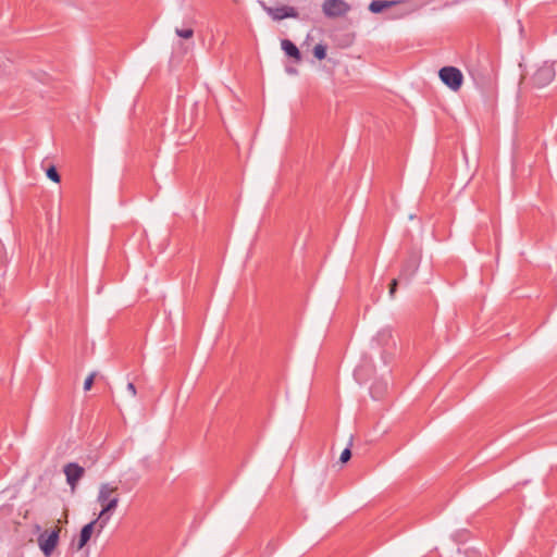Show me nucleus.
I'll return each instance as SVG.
<instances>
[{"label": "nucleus", "instance_id": "f257e3e1", "mask_svg": "<svg viewBox=\"0 0 557 557\" xmlns=\"http://www.w3.org/2000/svg\"><path fill=\"white\" fill-rule=\"evenodd\" d=\"M117 490V486L111 483H102L99 486L97 502L101 506V511L97 517L99 520L98 534L106 528L112 513L119 506L120 497Z\"/></svg>", "mask_w": 557, "mask_h": 557}, {"label": "nucleus", "instance_id": "f03ea898", "mask_svg": "<svg viewBox=\"0 0 557 557\" xmlns=\"http://www.w3.org/2000/svg\"><path fill=\"white\" fill-rule=\"evenodd\" d=\"M438 76L441 81L451 90L457 91L463 83L461 71L455 66H444L440 70Z\"/></svg>", "mask_w": 557, "mask_h": 557}, {"label": "nucleus", "instance_id": "7ed1b4c3", "mask_svg": "<svg viewBox=\"0 0 557 557\" xmlns=\"http://www.w3.org/2000/svg\"><path fill=\"white\" fill-rule=\"evenodd\" d=\"M349 10L350 5L345 0H325L322 4L324 15L331 18L344 16Z\"/></svg>", "mask_w": 557, "mask_h": 557}, {"label": "nucleus", "instance_id": "20e7f679", "mask_svg": "<svg viewBox=\"0 0 557 557\" xmlns=\"http://www.w3.org/2000/svg\"><path fill=\"white\" fill-rule=\"evenodd\" d=\"M263 10L274 20L282 21L284 18L293 17L298 18L299 13L294 7L282 5L277 8L268 7L264 2H261Z\"/></svg>", "mask_w": 557, "mask_h": 557}, {"label": "nucleus", "instance_id": "39448f33", "mask_svg": "<svg viewBox=\"0 0 557 557\" xmlns=\"http://www.w3.org/2000/svg\"><path fill=\"white\" fill-rule=\"evenodd\" d=\"M63 472L66 478V483L71 486L72 491H74L78 481L84 476L85 469L76 462H69L64 466Z\"/></svg>", "mask_w": 557, "mask_h": 557}, {"label": "nucleus", "instance_id": "423d86ee", "mask_svg": "<svg viewBox=\"0 0 557 557\" xmlns=\"http://www.w3.org/2000/svg\"><path fill=\"white\" fill-rule=\"evenodd\" d=\"M59 529L53 530L50 534H41L38 537L39 547L46 556H50L59 542Z\"/></svg>", "mask_w": 557, "mask_h": 557}, {"label": "nucleus", "instance_id": "0eeeda50", "mask_svg": "<svg viewBox=\"0 0 557 557\" xmlns=\"http://www.w3.org/2000/svg\"><path fill=\"white\" fill-rule=\"evenodd\" d=\"M95 528H97V531L99 530V520H98V518H96L95 520H92L91 522L85 524L82 528L77 542L76 543L73 542V545H75L76 550L83 549L84 546L89 542Z\"/></svg>", "mask_w": 557, "mask_h": 557}, {"label": "nucleus", "instance_id": "6e6552de", "mask_svg": "<svg viewBox=\"0 0 557 557\" xmlns=\"http://www.w3.org/2000/svg\"><path fill=\"white\" fill-rule=\"evenodd\" d=\"M555 77V71L550 65H544L536 70L533 75V83L537 87H544L549 84Z\"/></svg>", "mask_w": 557, "mask_h": 557}, {"label": "nucleus", "instance_id": "1a4fd4ad", "mask_svg": "<svg viewBox=\"0 0 557 557\" xmlns=\"http://www.w3.org/2000/svg\"><path fill=\"white\" fill-rule=\"evenodd\" d=\"M282 50L286 53V55L293 58L296 62L301 61V53L297 46L292 42L289 39H283L281 41Z\"/></svg>", "mask_w": 557, "mask_h": 557}, {"label": "nucleus", "instance_id": "9d476101", "mask_svg": "<svg viewBox=\"0 0 557 557\" xmlns=\"http://www.w3.org/2000/svg\"><path fill=\"white\" fill-rule=\"evenodd\" d=\"M418 269V259L416 257L406 261L400 271V278L410 280Z\"/></svg>", "mask_w": 557, "mask_h": 557}, {"label": "nucleus", "instance_id": "9b49d317", "mask_svg": "<svg viewBox=\"0 0 557 557\" xmlns=\"http://www.w3.org/2000/svg\"><path fill=\"white\" fill-rule=\"evenodd\" d=\"M400 3L399 1H393V0H373L369 4V10L372 13H381L387 8H392L396 4Z\"/></svg>", "mask_w": 557, "mask_h": 557}, {"label": "nucleus", "instance_id": "f8f14e48", "mask_svg": "<svg viewBox=\"0 0 557 557\" xmlns=\"http://www.w3.org/2000/svg\"><path fill=\"white\" fill-rule=\"evenodd\" d=\"M313 55L318 59V60H323L325 59L326 57V46L325 45H322V44H318L314 46L313 48Z\"/></svg>", "mask_w": 557, "mask_h": 557}, {"label": "nucleus", "instance_id": "ddd939ff", "mask_svg": "<svg viewBox=\"0 0 557 557\" xmlns=\"http://www.w3.org/2000/svg\"><path fill=\"white\" fill-rule=\"evenodd\" d=\"M47 176L54 183H59L61 180L60 174L58 173L57 169L53 165L47 170Z\"/></svg>", "mask_w": 557, "mask_h": 557}, {"label": "nucleus", "instance_id": "4468645a", "mask_svg": "<svg viewBox=\"0 0 557 557\" xmlns=\"http://www.w3.org/2000/svg\"><path fill=\"white\" fill-rule=\"evenodd\" d=\"M175 33L178 37H182L184 39H189L194 35V30L191 28H185V29L176 28Z\"/></svg>", "mask_w": 557, "mask_h": 557}, {"label": "nucleus", "instance_id": "2eb2a0df", "mask_svg": "<svg viewBox=\"0 0 557 557\" xmlns=\"http://www.w3.org/2000/svg\"><path fill=\"white\" fill-rule=\"evenodd\" d=\"M95 377H96V373H95V372L90 373V374L86 377V380H85V382H84V391H86V392H87V391H89V389L91 388V386H92V384H94V381H95Z\"/></svg>", "mask_w": 557, "mask_h": 557}, {"label": "nucleus", "instance_id": "dca6fc26", "mask_svg": "<svg viewBox=\"0 0 557 557\" xmlns=\"http://www.w3.org/2000/svg\"><path fill=\"white\" fill-rule=\"evenodd\" d=\"M351 458V450L349 447H346L342 454H341V457H339V461L342 463H345L347 462L349 459Z\"/></svg>", "mask_w": 557, "mask_h": 557}, {"label": "nucleus", "instance_id": "f3484780", "mask_svg": "<svg viewBox=\"0 0 557 557\" xmlns=\"http://www.w3.org/2000/svg\"><path fill=\"white\" fill-rule=\"evenodd\" d=\"M398 282L396 278L392 280L389 284V296L393 298L395 296V293L397 290Z\"/></svg>", "mask_w": 557, "mask_h": 557}, {"label": "nucleus", "instance_id": "a211bd4d", "mask_svg": "<svg viewBox=\"0 0 557 557\" xmlns=\"http://www.w3.org/2000/svg\"><path fill=\"white\" fill-rule=\"evenodd\" d=\"M127 391L131 393L132 396H136L137 391L134 383L129 382L127 384Z\"/></svg>", "mask_w": 557, "mask_h": 557}, {"label": "nucleus", "instance_id": "6ab92c4d", "mask_svg": "<svg viewBox=\"0 0 557 557\" xmlns=\"http://www.w3.org/2000/svg\"><path fill=\"white\" fill-rule=\"evenodd\" d=\"M286 71L289 73V74H296L297 71L293 67H287Z\"/></svg>", "mask_w": 557, "mask_h": 557}, {"label": "nucleus", "instance_id": "aec40b11", "mask_svg": "<svg viewBox=\"0 0 557 557\" xmlns=\"http://www.w3.org/2000/svg\"><path fill=\"white\" fill-rule=\"evenodd\" d=\"M301 20H309V15H304Z\"/></svg>", "mask_w": 557, "mask_h": 557}]
</instances>
